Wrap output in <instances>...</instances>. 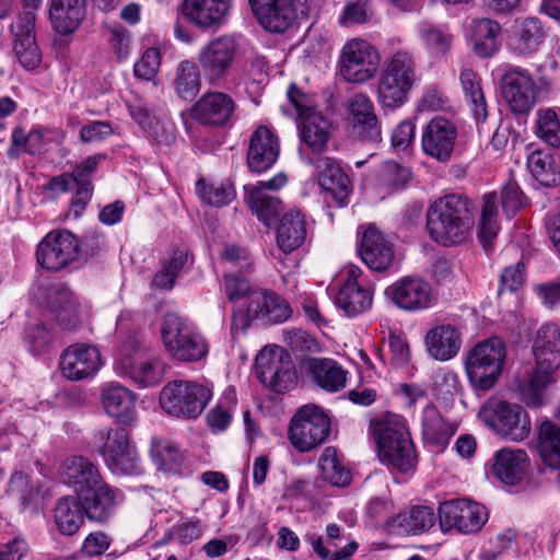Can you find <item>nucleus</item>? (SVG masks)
Returning a JSON list of instances; mask_svg holds the SVG:
<instances>
[{
    "instance_id": "44",
    "label": "nucleus",
    "mask_w": 560,
    "mask_h": 560,
    "mask_svg": "<svg viewBox=\"0 0 560 560\" xmlns=\"http://www.w3.org/2000/svg\"><path fill=\"white\" fill-rule=\"evenodd\" d=\"M50 307L57 323L66 329H73L79 320L80 303L67 287L56 289L50 298Z\"/></svg>"
},
{
    "instance_id": "59",
    "label": "nucleus",
    "mask_w": 560,
    "mask_h": 560,
    "mask_svg": "<svg viewBox=\"0 0 560 560\" xmlns=\"http://www.w3.org/2000/svg\"><path fill=\"white\" fill-rule=\"evenodd\" d=\"M536 135L552 148H560V120L552 109L537 112Z\"/></svg>"
},
{
    "instance_id": "17",
    "label": "nucleus",
    "mask_w": 560,
    "mask_h": 560,
    "mask_svg": "<svg viewBox=\"0 0 560 560\" xmlns=\"http://www.w3.org/2000/svg\"><path fill=\"white\" fill-rule=\"evenodd\" d=\"M256 373L264 385L276 393L290 390L296 380L294 364L282 349H264L256 357Z\"/></svg>"
},
{
    "instance_id": "48",
    "label": "nucleus",
    "mask_w": 560,
    "mask_h": 560,
    "mask_svg": "<svg viewBox=\"0 0 560 560\" xmlns=\"http://www.w3.org/2000/svg\"><path fill=\"white\" fill-rule=\"evenodd\" d=\"M527 167L535 179L546 187L560 183V173L553 155L544 150H535L527 156Z\"/></svg>"
},
{
    "instance_id": "1",
    "label": "nucleus",
    "mask_w": 560,
    "mask_h": 560,
    "mask_svg": "<svg viewBox=\"0 0 560 560\" xmlns=\"http://www.w3.org/2000/svg\"><path fill=\"white\" fill-rule=\"evenodd\" d=\"M475 225L468 198L450 194L434 200L427 210V230L439 245L451 247L466 243Z\"/></svg>"
},
{
    "instance_id": "60",
    "label": "nucleus",
    "mask_w": 560,
    "mask_h": 560,
    "mask_svg": "<svg viewBox=\"0 0 560 560\" xmlns=\"http://www.w3.org/2000/svg\"><path fill=\"white\" fill-rule=\"evenodd\" d=\"M410 171L395 161H385L377 173L378 184L389 190L402 188L410 179Z\"/></svg>"
},
{
    "instance_id": "28",
    "label": "nucleus",
    "mask_w": 560,
    "mask_h": 560,
    "mask_svg": "<svg viewBox=\"0 0 560 560\" xmlns=\"http://www.w3.org/2000/svg\"><path fill=\"white\" fill-rule=\"evenodd\" d=\"M359 254L363 262L375 271L388 269L394 259L390 242L383 232L373 225L364 231L359 246Z\"/></svg>"
},
{
    "instance_id": "34",
    "label": "nucleus",
    "mask_w": 560,
    "mask_h": 560,
    "mask_svg": "<svg viewBox=\"0 0 560 560\" xmlns=\"http://www.w3.org/2000/svg\"><path fill=\"white\" fill-rule=\"evenodd\" d=\"M252 314L268 324H281L292 316V307L281 295L260 289L252 295Z\"/></svg>"
},
{
    "instance_id": "53",
    "label": "nucleus",
    "mask_w": 560,
    "mask_h": 560,
    "mask_svg": "<svg viewBox=\"0 0 560 560\" xmlns=\"http://www.w3.org/2000/svg\"><path fill=\"white\" fill-rule=\"evenodd\" d=\"M318 465L322 477L327 482L336 487H343L349 483L350 471L335 447L328 446L323 451Z\"/></svg>"
},
{
    "instance_id": "15",
    "label": "nucleus",
    "mask_w": 560,
    "mask_h": 560,
    "mask_svg": "<svg viewBox=\"0 0 560 560\" xmlns=\"http://www.w3.org/2000/svg\"><path fill=\"white\" fill-rule=\"evenodd\" d=\"M237 42L233 36L221 35L208 42L198 52V62L207 82L221 86L232 68Z\"/></svg>"
},
{
    "instance_id": "43",
    "label": "nucleus",
    "mask_w": 560,
    "mask_h": 560,
    "mask_svg": "<svg viewBox=\"0 0 560 560\" xmlns=\"http://www.w3.org/2000/svg\"><path fill=\"white\" fill-rule=\"evenodd\" d=\"M423 440L432 445H445L454 434V429L433 404H428L421 413Z\"/></svg>"
},
{
    "instance_id": "56",
    "label": "nucleus",
    "mask_w": 560,
    "mask_h": 560,
    "mask_svg": "<svg viewBox=\"0 0 560 560\" xmlns=\"http://www.w3.org/2000/svg\"><path fill=\"white\" fill-rule=\"evenodd\" d=\"M388 446L390 454H387L385 447L378 448V457L383 464L400 472H408L416 468L417 454L412 441L410 453L402 451V443H400L399 440L389 443Z\"/></svg>"
},
{
    "instance_id": "29",
    "label": "nucleus",
    "mask_w": 560,
    "mask_h": 560,
    "mask_svg": "<svg viewBox=\"0 0 560 560\" xmlns=\"http://www.w3.org/2000/svg\"><path fill=\"white\" fill-rule=\"evenodd\" d=\"M229 9L230 0H185L183 15L199 28H217L222 24Z\"/></svg>"
},
{
    "instance_id": "6",
    "label": "nucleus",
    "mask_w": 560,
    "mask_h": 560,
    "mask_svg": "<svg viewBox=\"0 0 560 560\" xmlns=\"http://www.w3.org/2000/svg\"><path fill=\"white\" fill-rule=\"evenodd\" d=\"M94 443L106 467L118 476H139L143 474L140 455L129 432L124 428L100 430Z\"/></svg>"
},
{
    "instance_id": "23",
    "label": "nucleus",
    "mask_w": 560,
    "mask_h": 560,
    "mask_svg": "<svg viewBox=\"0 0 560 560\" xmlns=\"http://www.w3.org/2000/svg\"><path fill=\"white\" fill-rule=\"evenodd\" d=\"M349 112L353 137L365 142H381V122L369 96L363 93L355 94L349 103Z\"/></svg>"
},
{
    "instance_id": "10",
    "label": "nucleus",
    "mask_w": 560,
    "mask_h": 560,
    "mask_svg": "<svg viewBox=\"0 0 560 560\" xmlns=\"http://www.w3.org/2000/svg\"><path fill=\"white\" fill-rule=\"evenodd\" d=\"M330 434V419L325 410L316 405L299 408L292 417L288 436L292 446L306 453L326 442Z\"/></svg>"
},
{
    "instance_id": "26",
    "label": "nucleus",
    "mask_w": 560,
    "mask_h": 560,
    "mask_svg": "<svg viewBox=\"0 0 560 560\" xmlns=\"http://www.w3.org/2000/svg\"><path fill=\"white\" fill-rule=\"evenodd\" d=\"M308 163L314 165L318 172L320 187L330 192L339 206H345L352 190V185L340 165L328 156L308 159Z\"/></svg>"
},
{
    "instance_id": "51",
    "label": "nucleus",
    "mask_w": 560,
    "mask_h": 560,
    "mask_svg": "<svg viewBox=\"0 0 560 560\" xmlns=\"http://www.w3.org/2000/svg\"><path fill=\"white\" fill-rule=\"evenodd\" d=\"M187 259V250L180 248L173 249L171 255L162 261L161 268L155 272L152 279V287L160 290L173 289Z\"/></svg>"
},
{
    "instance_id": "35",
    "label": "nucleus",
    "mask_w": 560,
    "mask_h": 560,
    "mask_svg": "<svg viewBox=\"0 0 560 560\" xmlns=\"http://www.w3.org/2000/svg\"><path fill=\"white\" fill-rule=\"evenodd\" d=\"M85 16V0H50L49 19L62 35L74 32Z\"/></svg>"
},
{
    "instance_id": "42",
    "label": "nucleus",
    "mask_w": 560,
    "mask_h": 560,
    "mask_svg": "<svg viewBox=\"0 0 560 560\" xmlns=\"http://www.w3.org/2000/svg\"><path fill=\"white\" fill-rule=\"evenodd\" d=\"M545 30L536 18H527L517 23L510 40L511 48L520 55L534 52L542 43Z\"/></svg>"
},
{
    "instance_id": "3",
    "label": "nucleus",
    "mask_w": 560,
    "mask_h": 560,
    "mask_svg": "<svg viewBox=\"0 0 560 560\" xmlns=\"http://www.w3.org/2000/svg\"><path fill=\"white\" fill-rule=\"evenodd\" d=\"M418 82L417 65L407 50H397L388 56L376 85V100L383 108L402 106Z\"/></svg>"
},
{
    "instance_id": "11",
    "label": "nucleus",
    "mask_w": 560,
    "mask_h": 560,
    "mask_svg": "<svg viewBox=\"0 0 560 560\" xmlns=\"http://www.w3.org/2000/svg\"><path fill=\"white\" fill-rule=\"evenodd\" d=\"M248 2L262 28L281 34L295 21L308 16L313 0H248Z\"/></svg>"
},
{
    "instance_id": "24",
    "label": "nucleus",
    "mask_w": 560,
    "mask_h": 560,
    "mask_svg": "<svg viewBox=\"0 0 560 560\" xmlns=\"http://www.w3.org/2000/svg\"><path fill=\"white\" fill-rule=\"evenodd\" d=\"M60 469L63 483L72 488L78 498L105 481L98 466L82 455L66 458Z\"/></svg>"
},
{
    "instance_id": "33",
    "label": "nucleus",
    "mask_w": 560,
    "mask_h": 560,
    "mask_svg": "<svg viewBox=\"0 0 560 560\" xmlns=\"http://www.w3.org/2000/svg\"><path fill=\"white\" fill-rule=\"evenodd\" d=\"M434 524L435 513L432 508L413 505L388 521L387 528L393 534L407 536L425 533Z\"/></svg>"
},
{
    "instance_id": "55",
    "label": "nucleus",
    "mask_w": 560,
    "mask_h": 560,
    "mask_svg": "<svg viewBox=\"0 0 560 560\" xmlns=\"http://www.w3.org/2000/svg\"><path fill=\"white\" fill-rule=\"evenodd\" d=\"M460 83L465 95L471 104L475 119L477 121H485L488 110L478 75L471 69H463L460 72Z\"/></svg>"
},
{
    "instance_id": "47",
    "label": "nucleus",
    "mask_w": 560,
    "mask_h": 560,
    "mask_svg": "<svg viewBox=\"0 0 560 560\" xmlns=\"http://www.w3.org/2000/svg\"><path fill=\"white\" fill-rule=\"evenodd\" d=\"M537 450L541 462L555 469L560 468V427L546 420L539 425Z\"/></svg>"
},
{
    "instance_id": "40",
    "label": "nucleus",
    "mask_w": 560,
    "mask_h": 560,
    "mask_svg": "<svg viewBox=\"0 0 560 560\" xmlns=\"http://www.w3.org/2000/svg\"><path fill=\"white\" fill-rule=\"evenodd\" d=\"M373 303V291L360 282H345L336 295L337 306L349 317L369 311Z\"/></svg>"
},
{
    "instance_id": "38",
    "label": "nucleus",
    "mask_w": 560,
    "mask_h": 560,
    "mask_svg": "<svg viewBox=\"0 0 560 560\" xmlns=\"http://www.w3.org/2000/svg\"><path fill=\"white\" fill-rule=\"evenodd\" d=\"M306 372L323 389L336 393L346 386V371L332 359L312 358L306 362Z\"/></svg>"
},
{
    "instance_id": "39",
    "label": "nucleus",
    "mask_w": 560,
    "mask_h": 560,
    "mask_svg": "<svg viewBox=\"0 0 560 560\" xmlns=\"http://www.w3.org/2000/svg\"><path fill=\"white\" fill-rule=\"evenodd\" d=\"M528 457L523 450H500L494 456L493 475L508 486H514L522 481Z\"/></svg>"
},
{
    "instance_id": "32",
    "label": "nucleus",
    "mask_w": 560,
    "mask_h": 560,
    "mask_svg": "<svg viewBox=\"0 0 560 560\" xmlns=\"http://www.w3.org/2000/svg\"><path fill=\"white\" fill-rule=\"evenodd\" d=\"M102 404L106 413L117 421L128 424L136 419L137 396L127 387L110 383L103 387Z\"/></svg>"
},
{
    "instance_id": "21",
    "label": "nucleus",
    "mask_w": 560,
    "mask_h": 560,
    "mask_svg": "<svg viewBox=\"0 0 560 560\" xmlns=\"http://www.w3.org/2000/svg\"><path fill=\"white\" fill-rule=\"evenodd\" d=\"M13 34V51L21 63L27 70L35 69L42 55L35 38V14L32 11L21 13L11 24Z\"/></svg>"
},
{
    "instance_id": "27",
    "label": "nucleus",
    "mask_w": 560,
    "mask_h": 560,
    "mask_svg": "<svg viewBox=\"0 0 560 560\" xmlns=\"http://www.w3.org/2000/svg\"><path fill=\"white\" fill-rule=\"evenodd\" d=\"M279 155L278 137L266 126H259L252 135L247 151V165L252 172L262 173L270 168Z\"/></svg>"
},
{
    "instance_id": "22",
    "label": "nucleus",
    "mask_w": 560,
    "mask_h": 560,
    "mask_svg": "<svg viewBox=\"0 0 560 560\" xmlns=\"http://www.w3.org/2000/svg\"><path fill=\"white\" fill-rule=\"evenodd\" d=\"M236 109L231 95L220 91L205 93L191 107V117L203 126L222 127L230 122Z\"/></svg>"
},
{
    "instance_id": "36",
    "label": "nucleus",
    "mask_w": 560,
    "mask_h": 560,
    "mask_svg": "<svg viewBox=\"0 0 560 560\" xmlns=\"http://www.w3.org/2000/svg\"><path fill=\"white\" fill-rule=\"evenodd\" d=\"M424 341L429 354L440 361L454 358L462 345L460 334L452 325H439L431 328L427 332Z\"/></svg>"
},
{
    "instance_id": "41",
    "label": "nucleus",
    "mask_w": 560,
    "mask_h": 560,
    "mask_svg": "<svg viewBox=\"0 0 560 560\" xmlns=\"http://www.w3.org/2000/svg\"><path fill=\"white\" fill-rule=\"evenodd\" d=\"M469 27L472 48L478 56L487 58L498 51V37L501 33L498 22L482 18L474 20Z\"/></svg>"
},
{
    "instance_id": "16",
    "label": "nucleus",
    "mask_w": 560,
    "mask_h": 560,
    "mask_svg": "<svg viewBox=\"0 0 560 560\" xmlns=\"http://www.w3.org/2000/svg\"><path fill=\"white\" fill-rule=\"evenodd\" d=\"M488 520L487 508L471 500L455 499L445 501L439 506V521L443 532L455 528L465 535L476 534Z\"/></svg>"
},
{
    "instance_id": "4",
    "label": "nucleus",
    "mask_w": 560,
    "mask_h": 560,
    "mask_svg": "<svg viewBox=\"0 0 560 560\" xmlns=\"http://www.w3.org/2000/svg\"><path fill=\"white\" fill-rule=\"evenodd\" d=\"M160 334L166 352L176 361L198 362L209 353L207 338L191 320L177 313L164 315Z\"/></svg>"
},
{
    "instance_id": "49",
    "label": "nucleus",
    "mask_w": 560,
    "mask_h": 560,
    "mask_svg": "<svg viewBox=\"0 0 560 560\" xmlns=\"http://www.w3.org/2000/svg\"><path fill=\"white\" fill-rule=\"evenodd\" d=\"M173 88L178 97L186 101L194 100L201 88L198 66L190 60L180 61L176 68Z\"/></svg>"
},
{
    "instance_id": "7",
    "label": "nucleus",
    "mask_w": 560,
    "mask_h": 560,
    "mask_svg": "<svg viewBox=\"0 0 560 560\" xmlns=\"http://www.w3.org/2000/svg\"><path fill=\"white\" fill-rule=\"evenodd\" d=\"M505 355V345L498 337L478 342L465 363L470 384L480 390L491 389L502 373Z\"/></svg>"
},
{
    "instance_id": "14",
    "label": "nucleus",
    "mask_w": 560,
    "mask_h": 560,
    "mask_svg": "<svg viewBox=\"0 0 560 560\" xmlns=\"http://www.w3.org/2000/svg\"><path fill=\"white\" fill-rule=\"evenodd\" d=\"M80 257V240L68 230H52L36 248L37 264L45 270L58 272Z\"/></svg>"
},
{
    "instance_id": "58",
    "label": "nucleus",
    "mask_w": 560,
    "mask_h": 560,
    "mask_svg": "<svg viewBox=\"0 0 560 560\" xmlns=\"http://www.w3.org/2000/svg\"><path fill=\"white\" fill-rule=\"evenodd\" d=\"M307 540L310 541L313 551L322 560H343L352 556L358 548L355 541H349L345 546L335 541H327V546H325L323 537L317 535H308Z\"/></svg>"
},
{
    "instance_id": "19",
    "label": "nucleus",
    "mask_w": 560,
    "mask_h": 560,
    "mask_svg": "<svg viewBox=\"0 0 560 560\" xmlns=\"http://www.w3.org/2000/svg\"><path fill=\"white\" fill-rule=\"evenodd\" d=\"M458 137L457 126L451 119L436 116L422 129L421 145L424 154L445 163L452 159Z\"/></svg>"
},
{
    "instance_id": "37",
    "label": "nucleus",
    "mask_w": 560,
    "mask_h": 560,
    "mask_svg": "<svg viewBox=\"0 0 560 560\" xmlns=\"http://www.w3.org/2000/svg\"><path fill=\"white\" fill-rule=\"evenodd\" d=\"M307 229L304 214L299 210L287 212L277 229V245L284 254L300 248L306 241Z\"/></svg>"
},
{
    "instance_id": "12",
    "label": "nucleus",
    "mask_w": 560,
    "mask_h": 560,
    "mask_svg": "<svg viewBox=\"0 0 560 560\" xmlns=\"http://www.w3.org/2000/svg\"><path fill=\"white\" fill-rule=\"evenodd\" d=\"M381 57L378 50L368 40H348L339 57V73L350 83L363 84L375 77Z\"/></svg>"
},
{
    "instance_id": "18",
    "label": "nucleus",
    "mask_w": 560,
    "mask_h": 560,
    "mask_svg": "<svg viewBox=\"0 0 560 560\" xmlns=\"http://www.w3.org/2000/svg\"><path fill=\"white\" fill-rule=\"evenodd\" d=\"M385 295L397 307L417 312L430 308L436 298L432 285L421 277H402L385 289Z\"/></svg>"
},
{
    "instance_id": "9",
    "label": "nucleus",
    "mask_w": 560,
    "mask_h": 560,
    "mask_svg": "<svg viewBox=\"0 0 560 560\" xmlns=\"http://www.w3.org/2000/svg\"><path fill=\"white\" fill-rule=\"evenodd\" d=\"M478 416L488 428L511 441H524L530 433L528 413L518 404L490 398L481 406Z\"/></svg>"
},
{
    "instance_id": "25",
    "label": "nucleus",
    "mask_w": 560,
    "mask_h": 560,
    "mask_svg": "<svg viewBox=\"0 0 560 560\" xmlns=\"http://www.w3.org/2000/svg\"><path fill=\"white\" fill-rule=\"evenodd\" d=\"M79 501L90 521L103 524L114 516L118 505L124 501V493L104 481L80 495Z\"/></svg>"
},
{
    "instance_id": "52",
    "label": "nucleus",
    "mask_w": 560,
    "mask_h": 560,
    "mask_svg": "<svg viewBox=\"0 0 560 560\" xmlns=\"http://www.w3.org/2000/svg\"><path fill=\"white\" fill-rule=\"evenodd\" d=\"M499 230L497 195L490 192L483 196L478 230V238L485 249H488L492 245V242L498 236Z\"/></svg>"
},
{
    "instance_id": "8",
    "label": "nucleus",
    "mask_w": 560,
    "mask_h": 560,
    "mask_svg": "<svg viewBox=\"0 0 560 560\" xmlns=\"http://www.w3.org/2000/svg\"><path fill=\"white\" fill-rule=\"evenodd\" d=\"M212 397V388L191 381H174L160 393L161 408L177 418L195 419L201 415Z\"/></svg>"
},
{
    "instance_id": "2",
    "label": "nucleus",
    "mask_w": 560,
    "mask_h": 560,
    "mask_svg": "<svg viewBox=\"0 0 560 560\" xmlns=\"http://www.w3.org/2000/svg\"><path fill=\"white\" fill-rule=\"evenodd\" d=\"M536 368L530 376L518 385L522 400L529 407L545 402L546 388L556 382L560 369V326L548 323L541 326L533 343Z\"/></svg>"
},
{
    "instance_id": "62",
    "label": "nucleus",
    "mask_w": 560,
    "mask_h": 560,
    "mask_svg": "<svg viewBox=\"0 0 560 560\" xmlns=\"http://www.w3.org/2000/svg\"><path fill=\"white\" fill-rule=\"evenodd\" d=\"M243 73L253 84H262L268 78V61L265 56L250 51L245 59Z\"/></svg>"
},
{
    "instance_id": "46",
    "label": "nucleus",
    "mask_w": 560,
    "mask_h": 560,
    "mask_svg": "<svg viewBox=\"0 0 560 560\" xmlns=\"http://www.w3.org/2000/svg\"><path fill=\"white\" fill-rule=\"evenodd\" d=\"M84 510L78 497H66L58 501L55 522L62 535H74L84 521Z\"/></svg>"
},
{
    "instance_id": "31",
    "label": "nucleus",
    "mask_w": 560,
    "mask_h": 560,
    "mask_svg": "<svg viewBox=\"0 0 560 560\" xmlns=\"http://www.w3.org/2000/svg\"><path fill=\"white\" fill-rule=\"evenodd\" d=\"M371 430L377 448L385 447L387 454H390L389 443L397 440L402 443V451H411V435L401 416L386 412L371 422Z\"/></svg>"
},
{
    "instance_id": "63",
    "label": "nucleus",
    "mask_w": 560,
    "mask_h": 560,
    "mask_svg": "<svg viewBox=\"0 0 560 560\" xmlns=\"http://www.w3.org/2000/svg\"><path fill=\"white\" fill-rule=\"evenodd\" d=\"M161 65V55L156 48H148L133 66L136 78L150 81L156 75Z\"/></svg>"
},
{
    "instance_id": "30",
    "label": "nucleus",
    "mask_w": 560,
    "mask_h": 560,
    "mask_svg": "<svg viewBox=\"0 0 560 560\" xmlns=\"http://www.w3.org/2000/svg\"><path fill=\"white\" fill-rule=\"evenodd\" d=\"M105 160L104 154L88 156L80 163H77L70 172L77 183L74 196L70 201V211L75 218L80 217L85 210L93 196L92 176L96 172L101 161Z\"/></svg>"
},
{
    "instance_id": "57",
    "label": "nucleus",
    "mask_w": 560,
    "mask_h": 560,
    "mask_svg": "<svg viewBox=\"0 0 560 560\" xmlns=\"http://www.w3.org/2000/svg\"><path fill=\"white\" fill-rule=\"evenodd\" d=\"M196 191L202 201L213 207L229 205L235 198V190L230 183H207L199 179L196 183Z\"/></svg>"
},
{
    "instance_id": "5",
    "label": "nucleus",
    "mask_w": 560,
    "mask_h": 560,
    "mask_svg": "<svg viewBox=\"0 0 560 560\" xmlns=\"http://www.w3.org/2000/svg\"><path fill=\"white\" fill-rule=\"evenodd\" d=\"M116 369L138 387L145 388L163 381L166 365L150 351L138 334H131L119 346Z\"/></svg>"
},
{
    "instance_id": "61",
    "label": "nucleus",
    "mask_w": 560,
    "mask_h": 560,
    "mask_svg": "<svg viewBox=\"0 0 560 560\" xmlns=\"http://www.w3.org/2000/svg\"><path fill=\"white\" fill-rule=\"evenodd\" d=\"M223 290L232 303L243 299H247L248 303H252V295L259 289L254 288L247 278L229 272L223 276Z\"/></svg>"
},
{
    "instance_id": "50",
    "label": "nucleus",
    "mask_w": 560,
    "mask_h": 560,
    "mask_svg": "<svg viewBox=\"0 0 560 560\" xmlns=\"http://www.w3.org/2000/svg\"><path fill=\"white\" fill-rule=\"evenodd\" d=\"M150 453L160 470L172 474L183 472L184 457L171 441L152 439Z\"/></svg>"
},
{
    "instance_id": "13",
    "label": "nucleus",
    "mask_w": 560,
    "mask_h": 560,
    "mask_svg": "<svg viewBox=\"0 0 560 560\" xmlns=\"http://www.w3.org/2000/svg\"><path fill=\"white\" fill-rule=\"evenodd\" d=\"M547 89V82H536L526 69L520 67H511L501 80L503 100L512 113L520 115L528 114L539 94Z\"/></svg>"
},
{
    "instance_id": "20",
    "label": "nucleus",
    "mask_w": 560,
    "mask_h": 560,
    "mask_svg": "<svg viewBox=\"0 0 560 560\" xmlns=\"http://www.w3.org/2000/svg\"><path fill=\"white\" fill-rule=\"evenodd\" d=\"M102 366L101 353L95 346L73 343L66 348L59 359V370L69 381L92 377Z\"/></svg>"
},
{
    "instance_id": "45",
    "label": "nucleus",
    "mask_w": 560,
    "mask_h": 560,
    "mask_svg": "<svg viewBox=\"0 0 560 560\" xmlns=\"http://www.w3.org/2000/svg\"><path fill=\"white\" fill-rule=\"evenodd\" d=\"M300 138L314 153H322L327 147L330 133L329 121L319 113H311L301 120Z\"/></svg>"
},
{
    "instance_id": "54",
    "label": "nucleus",
    "mask_w": 560,
    "mask_h": 560,
    "mask_svg": "<svg viewBox=\"0 0 560 560\" xmlns=\"http://www.w3.org/2000/svg\"><path fill=\"white\" fill-rule=\"evenodd\" d=\"M247 202L258 220L268 226L279 215L282 207V202L278 197L260 189H249Z\"/></svg>"
},
{
    "instance_id": "64",
    "label": "nucleus",
    "mask_w": 560,
    "mask_h": 560,
    "mask_svg": "<svg viewBox=\"0 0 560 560\" xmlns=\"http://www.w3.org/2000/svg\"><path fill=\"white\" fill-rule=\"evenodd\" d=\"M419 33L425 45L438 52L444 54L452 42V36L448 33L429 23H421Z\"/></svg>"
}]
</instances>
